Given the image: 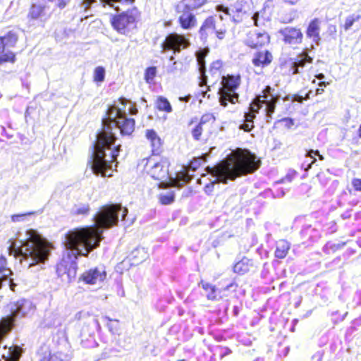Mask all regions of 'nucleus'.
<instances>
[{"mask_svg":"<svg viewBox=\"0 0 361 361\" xmlns=\"http://www.w3.org/2000/svg\"><path fill=\"white\" fill-rule=\"evenodd\" d=\"M106 114L108 116L102 118L92 155L93 173L104 178L111 177L114 171H117V157L121 151V145L111 147L117 140L112 131V125L119 128L121 135H130L135 124L133 118H127L126 113L114 105L109 106Z\"/></svg>","mask_w":361,"mask_h":361,"instance_id":"f257e3e1","label":"nucleus"},{"mask_svg":"<svg viewBox=\"0 0 361 361\" xmlns=\"http://www.w3.org/2000/svg\"><path fill=\"white\" fill-rule=\"evenodd\" d=\"M121 211L120 203L105 204L95 214V224L69 231L66 233V247L76 250L78 255L87 257L88 253L99 247L102 240V230L118 225V214Z\"/></svg>","mask_w":361,"mask_h":361,"instance_id":"f03ea898","label":"nucleus"},{"mask_svg":"<svg viewBox=\"0 0 361 361\" xmlns=\"http://www.w3.org/2000/svg\"><path fill=\"white\" fill-rule=\"evenodd\" d=\"M260 161L251 152L241 148L233 151L226 160L214 167L207 166L208 173L217 178V181L226 183L228 180H234L259 169Z\"/></svg>","mask_w":361,"mask_h":361,"instance_id":"7ed1b4c3","label":"nucleus"},{"mask_svg":"<svg viewBox=\"0 0 361 361\" xmlns=\"http://www.w3.org/2000/svg\"><path fill=\"white\" fill-rule=\"evenodd\" d=\"M27 239L20 247H13L11 253L14 257H22L20 262H28V267H32L44 262L50 252V244L35 230L30 229L26 232Z\"/></svg>","mask_w":361,"mask_h":361,"instance_id":"20e7f679","label":"nucleus"},{"mask_svg":"<svg viewBox=\"0 0 361 361\" xmlns=\"http://www.w3.org/2000/svg\"><path fill=\"white\" fill-rule=\"evenodd\" d=\"M215 118L213 113H204L201 117H193L187 123V128L192 140L206 142L213 133Z\"/></svg>","mask_w":361,"mask_h":361,"instance_id":"39448f33","label":"nucleus"},{"mask_svg":"<svg viewBox=\"0 0 361 361\" xmlns=\"http://www.w3.org/2000/svg\"><path fill=\"white\" fill-rule=\"evenodd\" d=\"M140 19V12L133 7L125 11L111 16L110 24L114 30L120 35H127L131 30L137 28V23Z\"/></svg>","mask_w":361,"mask_h":361,"instance_id":"423d86ee","label":"nucleus"},{"mask_svg":"<svg viewBox=\"0 0 361 361\" xmlns=\"http://www.w3.org/2000/svg\"><path fill=\"white\" fill-rule=\"evenodd\" d=\"M241 84L240 73H231L222 76L221 87L219 88V102L222 106H226L228 103L235 104L238 102V94L236 91Z\"/></svg>","mask_w":361,"mask_h":361,"instance_id":"0eeeda50","label":"nucleus"},{"mask_svg":"<svg viewBox=\"0 0 361 361\" xmlns=\"http://www.w3.org/2000/svg\"><path fill=\"white\" fill-rule=\"evenodd\" d=\"M18 39V34L14 30H8L4 35L0 36V65L15 63L16 54L9 49L16 47Z\"/></svg>","mask_w":361,"mask_h":361,"instance_id":"6e6552de","label":"nucleus"},{"mask_svg":"<svg viewBox=\"0 0 361 361\" xmlns=\"http://www.w3.org/2000/svg\"><path fill=\"white\" fill-rule=\"evenodd\" d=\"M190 45V39L185 35L171 32L167 34L161 42V49L163 52L172 51L173 54H178L180 51L189 48Z\"/></svg>","mask_w":361,"mask_h":361,"instance_id":"1a4fd4ad","label":"nucleus"},{"mask_svg":"<svg viewBox=\"0 0 361 361\" xmlns=\"http://www.w3.org/2000/svg\"><path fill=\"white\" fill-rule=\"evenodd\" d=\"M271 37L267 32L259 30H250L245 34L243 44L246 47L257 49L270 44Z\"/></svg>","mask_w":361,"mask_h":361,"instance_id":"9d476101","label":"nucleus"},{"mask_svg":"<svg viewBox=\"0 0 361 361\" xmlns=\"http://www.w3.org/2000/svg\"><path fill=\"white\" fill-rule=\"evenodd\" d=\"M252 101L264 104L265 115L271 118L274 114L275 106H276V103L279 101V97L277 94H272L271 87L267 85V87L262 90L261 94L257 95Z\"/></svg>","mask_w":361,"mask_h":361,"instance_id":"9b49d317","label":"nucleus"},{"mask_svg":"<svg viewBox=\"0 0 361 361\" xmlns=\"http://www.w3.org/2000/svg\"><path fill=\"white\" fill-rule=\"evenodd\" d=\"M279 33L282 36L283 44L293 49L301 44L304 38L301 29L299 27H286L280 30Z\"/></svg>","mask_w":361,"mask_h":361,"instance_id":"f8f14e48","label":"nucleus"},{"mask_svg":"<svg viewBox=\"0 0 361 361\" xmlns=\"http://www.w3.org/2000/svg\"><path fill=\"white\" fill-rule=\"evenodd\" d=\"M175 11H176L178 15V23H179L180 28L187 30L196 26L197 19L195 15L192 13L193 9L175 6Z\"/></svg>","mask_w":361,"mask_h":361,"instance_id":"ddd939ff","label":"nucleus"},{"mask_svg":"<svg viewBox=\"0 0 361 361\" xmlns=\"http://www.w3.org/2000/svg\"><path fill=\"white\" fill-rule=\"evenodd\" d=\"M144 170L149 174L151 178L163 181L168 178V171L159 161H154L151 157L146 159V164L144 166Z\"/></svg>","mask_w":361,"mask_h":361,"instance_id":"4468645a","label":"nucleus"},{"mask_svg":"<svg viewBox=\"0 0 361 361\" xmlns=\"http://www.w3.org/2000/svg\"><path fill=\"white\" fill-rule=\"evenodd\" d=\"M47 6L39 3H34L30 6L27 19L31 22H41L44 23L51 17V12H47Z\"/></svg>","mask_w":361,"mask_h":361,"instance_id":"2eb2a0df","label":"nucleus"},{"mask_svg":"<svg viewBox=\"0 0 361 361\" xmlns=\"http://www.w3.org/2000/svg\"><path fill=\"white\" fill-rule=\"evenodd\" d=\"M273 61L274 54L270 50H259L252 54V64L256 68L263 70L270 67Z\"/></svg>","mask_w":361,"mask_h":361,"instance_id":"dca6fc26","label":"nucleus"},{"mask_svg":"<svg viewBox=\"0 0 361 361\" xmlns=\"http://www.w3.org/2000/svg\"><path fill=\"white\" fill-rule=\"evenodd\" d=\"M313 58L307 53L306 50L298 54L297 57L289 62V73L295 75L299 73V69H302L307 64L312 63Z\"/></svg>","mask_w":361,"mask_h":361,"instance_id":"f3484780","label":"nucleus"},{"mask_svg":"<svg viewBox=\"0 0 361 361\" xmlns=\"http://www.w3.org/2000/svg\"><path fill=\"white\" fill-rule=\"evenodd\" d=\"M106 279V271L98 268H92L84 271L80 276L83 283L87 285H94L97 282L104 281Z\"/></svg>","mask_w":361,"mask_h":361,"instance_id":"a211bd4d","label":"nucleus"},{"mask_svg":"<svg viewBox=\"0 0 361 361\" xmlns=\"http://www.w3.org/2000/svg\"><path fill=\"white\" fill-rule=\"evenodd\" d=\"M20 310L16 309L11 312V315L0 319V341L3 340L13 329L15 320Z\"/></svg>","mask_w":361,"mask_h":361,"instance_id":"6ab92c4d","label":"nucleus"},{"mask_svg":"<svg viewBox=\"0 0 361 361\" xmlns=\"http://www.w3.org/2000/svg\"><path fill=\"white\" fill-rule=\"evenodd\" d=\"M145 135L149 142L152 155H160L163 152V141L157 134V132L154 129H147Z\"/></svg>","mask_w":361,"mask_h":361,"instance_id":"aec40b11","label":"nucleus"},{"mask_svg":"<svg viewBox=\"0 0 361 361\" xmlns=\"http://www.w3.org/2000/svg\"><path fill=\"white\" fill-rule=\"evenodd\" d=\"M216 11L225 13L226 16L225 19L229 21L231 20L235 23L242 21V17L244 14L241 8H228L224 5L217 6Z\"/></svg>","mask_w":361,"mask_h":361,"instance_id":"412c9836","label":"nucleus"},{"mask_svg":"<svg viewBox=\"0 0 361 361\" xmlns=\"http://www.w3.org/2000/svg\"><path fill=\"white\" fill-rule=\"evenodd\" d=\"M320 23L319 18H315L310 21L306 30L307 37L312 39L316 44H319L321 39L319 34Z\"/></svg>","mask_w":361,"mask_h":361,"instance_id":"4be33fe9","label":"nucleus"},{"mask_svg":"<svg viewBox=\"0 0 361 361\" xmlns=\"http://www.w3.org/2000/svg\"><path fill=\"white\" fill-rule=\"evenodd\" d=\"M201 39H207L209 35L215 34L214 18L213 16L206 18L198 30Z\"/></svg>","mask_w":361,"mask_h":361,"instance_id":"5701e85b","label":"nucleus"},{"mask_svg":"<svg viewBox=\"0 0 361 361\" xmlns=\"http://www.w3.org/2000/svg\"><path fill=\"white\" fill-rule=\"evenodd\" d=\"M214 28H216V37L219 39H225L230 30V20L219 16V20H214Z\"/></svg>","mask_w":361,"mask_h":361,"instance_id":"b1692460","label":"nucleus"},{"mask_svg":"<svg viewBox=\"0 0 361 361\" xmlns=\"http://www.w3.org/2000/svg\"><path fill=\"white\" fill-rule=\"evenodd\" d=\"M253 267L252 260L243 257V259L236 262L233 266V271L235 274L244 275L250 271Z\"/></svg>","mask_w":361,"mask_h":361,"instance_id":"393cba45","label":"nucleus"},{"mask_svg":"<svg viewBox=\"0 0 361 361\" xmlns=\"http://www.w3.org/2000/svg\"><path fill=\"white\" fill-rule=\"evenodd\" d=\"M290 247V243L288 241L285 240H280L276 243V250H274V257L278 259H283L288 255Z\"/></svg>","mask_w":361,"mask_h":361,"instance_id":"a878e982","label":"nucleus"},{"mask_svg":"<svg viewBox=\"0 0 361 361\" xmlns=\"http://www.w3.org/2000/svg\"><path fill=\"white\" fill-rule=\"evenodd\" d=\"M190 180V177L186 171H182L177 173L176 178H170V182L167 186L175 187L180 188L184 183Z\"/></svg>","mask_w":361,"mask_h":361,"instance_id":"bb28decb","label":"nucleus"},{"mask_svg":"<svg viewBox=\"0 0 361 361\" xmlns=\"http://www.w3.org/2000/svg\"><path fill=\"white\" fill-rule=\"evenodd\" d=\"M155 109L162 111L165 114H171L172 111V106L168 99L163 96H158L156 98Z\"/></svg>","mask_w":361,"mask_h":361,"instance_id":"cd10ccee","label":"nucleus"},{"mask_svg":"<svg viewBox=\"0 0 361 361\" xmlns=\"http://www.w3.org/2000/svg\"><path fill=\"white\" fill-rule=\"evenodd\" d=\"M199 285L207 292V298L208 300L216 301L218 299L216 294V287L204 280H201Z\"/></svg>","mask_w":361,"mask_h":361,"instance_id":"c85d7f7f","label":"nucleus"},{"mask_svg":"<svg viewBox=\"0 0 361 361\" xmlns=\"http://www.w3.org/2000/svg\"><path fill=\"white\" fill-rule=\"evenodd\" d=\"M23 350L20 346L13 345L8 348V355H3L2 358L4 361H20Z\"/></svg>","mask_w":361,"mask_h":361,"instance_id":"c756f323","label":"nucleus"},{"mask_svg":"<svg viewBox=\"0 0 361 361\" xmlns=\"http://www.w3.org/2000/svg\"><path fill=\"white\" fill-rule=\"evenodd\" d=\"M208 0H182L176 5L188 9H197L207 4Z\"/></svg>","mask_w":361,"mask_h":361,"instance_id":"7c9ffc66","label":"nucleus"},{"mask_svg":"<svg viewBox=\"0 0 361 361\" xmlns=\"http://www.w3.org/2000/svg\"><path fill=\"white\" fill-rule=\"evenodd\" d=\"M361 19V15L352 13L346 17L343 24L344 31L350 30L353 25Z\"/></svg>","mask_w":361,"mask_h":361,"instance_id":"2f4dec72","label":"nucleus"},{"mask_svg":"<svg viewBox=\"0 0 361 361\" xmlns=\"http://www.w3.org/2000/svg\"><path fill=\"white\" fill-rule=\"evenodd\" d=\"M159 202L161 205H169L175 201V192L171 191L166 194L159 195Z\"/></svg>","mask_w":361,"mask_h":361,"instance_id":"473e14b6","label":"nucleus"},{"mask_svg":"<svg viewBox=\"0 0 361 361\" xmlns=\"http://www.w3.org/2000/svg\"><path fill=\"white\" fill-rule=\"evenodd\" d=\"M224 64L223 62L220 60H216L212 62L209 66V70H208V74L211 76H214V75H220L223 71Z\"/></svg>","mask_w":361,"mask_h":361,"instance_id":"72a5a7b5","label":"nucleus"},{"mask_svg":"<svg viewBox=\"0 0 361 361\" xmlns=\"http://www.w3.org/2000/svg\"><path fill=\"white\" fill-rule=\"evenodd\" d=\"M105 79V69L103 66H96L93 70V81L99 84L104 81Z\"/></svg>","mask_w":361,"mask_h":361,"instance_id":"f704fd0d","label":"nucleus"},{"mask_svg":"<svg viewBox=\"0 0 361 361\" xmlns=\"http://www.w3.org/2000/svg\"><path fill=\"white\" fill-rule=\"evenodd\" d=\"M157 75V67L148 66L144 73V79L147 83L151 84L153 82L154 78Z\"/></svg>","mask_w":361,"mask_h":361,"instance_id":"c9c22d12","label":"nucleus"},{"mask_svg":"<svg viewBox=\"0 0 361 361\" xmlns=\"http://www.w3.org/2000/svg\"><path fill=\"white\" fill-rule=\"evenodd\" d=\"M205 161V155L201 157H195L189 161L188 166H187V169L195 171L197 170L200 167H201L202 161Z\"/></svg>","mask_w":361,"mask_h":361,"instance_id":"e433bc0d","label":"nucleus"},{"mask_svg":"<svg viewBox=\"0 0 361 361\" xmlns=\"http://www.w3.org/2000/svg\"><path fill=\"white\" fill-rule=\"evenodd\" d=\"M11 271L6 267V260L4 257H0V274L3 276V281H6V276L11 275Z\"/></svg>","mask_w":361,"mask_h":361,"instance_id":"4c0bfd02","label":"nucleus"},{"mask_svg":"<svg viewBox=\"0 0 361 361\" xmlns=\"http://www.w3.org/2000/svg\"><path fill=\"white\" fill-rule=\"evenodd\" d=\"M100 1L102 4V6H104V7H105L106 5H109L110 6H111L113 2H121L122 0H100ZM124 1L132 4L135 2V0H124ZM95 1H96V0H85V3H86V5L87 6H90V5L92 4Z\"/></svg>","mask_w":361,"mask_h":361,"instance_id":"58836bf2","label":"nucleus"},{"mask_svg":"<svg viewBox=\"0 0 361 361\" xmlns=\"http://www.w3.org/2000/svg\"><path fill=\"white\" fill-rule=\"evenodd\" d=\"M207 54V51L202 50L198 51L197 54H196V58H197V62L199 66H200V70L203 74L204 73V59L205 56Z\"/></svg>","mask_w":361,"mask_h":361,"instance_id":"ea45409f","label":"nucleus"},{"mask_svg":"<svg viewBox=\"0 0 361 361\" xmlns=\"http://www.w3.org/2000/svg\"><path fill=\"white\" fill-rule=\"evenodd\" d=\"M90 212V205L85 204L75 210V215H87Z\"/></svg>","mask_w":361,"mask_h":361,"instance_id":"a19ab883","label":"nucleus"},{"mask_svg":"<svg viewBox=\"0 0 361 361\" xmlns=\"http://www.w3.org/2000/svg\"><path fill=\"white\" fill-rule=\"evenodd\" d=\"M264 104H261V103L252 101V103H250V104L249 112L258 114L259 109H262V105H264Z\"/></svg>","mask_w":361,"mask_h":361,"instance_id":"79ce46f5","label":"nucleus"},{"mask_svg":"<svg viewBox=\"0 0 361 361\" xmlns=\"http://www.w3.org/2000/svg\"><path fill=\"white\" fill-rule=\"evenodd\" d=\"M352 187L354 189V191L356 192L361 193V178H354L352 179Z\"/></svg>","mask_w":361,"mask_h":361,"instance_id":"37998d69","label":"nucleus"},{"mask_svg":"<svg viewBox=\"0 0 361 361\" xmlns=\"http://www.w3.org/2000/svg\"><path fill=\"white\" fill-rule=\"evenodd\" d=\"M253 128H254L253 121H250V122L244 121V123L241 124L240 126V130H243L245 132L251 131L253 129Z\"/></svg>","mask_w":361,"mask_h":361,"instance_id":"c03bdc74","label":"nucleus"},{"mask_svg":"<svg viewBox=\"0 0 361 361\" xmlns=\"http://www.w3.org/2000/svg\"><path fill=\"white\" fill-rule=\"evenodd\" d=\"M70 1L71 0H56V8L62 10L69 4Z\"/></svg>","mask_w":361,"mask_h":361,"instance_id":"a18cd8bd","label":"nucleus"},{"mask_svg":"<svg viewBox=\"0 0 361 361\" xmlns=\"http://www.w3.org/2000/svg\"><path fill=\"white\" fill-rule=\"evenodd\" d=\"M310 94H311V91L307 92L306 94H305V97H302L301 95H299V94H294V96H293V98H294L295 101H297L298 102H302V100H304V99H310Z\"/></svg>","mask_w":361,"mask_h":361,"instance_id":"49530a36","label":"nucleus"},{"mask_svg":"<svg viewBox=\"0 0 361 361\" xmlns=\"http://www.w3.org/2000/svg\"><path fill=\"white\" fill-rule=\"evenodd\" d=\"M214 183L215 182L213 181L208 183L206 185H204V190L207 195H211V193L213 192Z\"/></svg>","mask_w":361,"mask_h":361,"instance_id":"de8ad7c7","label":"nucleus"},{"mask_svg":"<svg viewBox=\"0 0 361 361\" xmlns=\"http://www.w3.org/2000/svg\"><path fill=\"white\" fill-rule=\"evenodd\" d=\"M317 178H318L320 185H325L328 182V178H325V174L323 173H319L317 174Z\"/></svg>","mask_w":361,"mask_h":361,"instance_id":"09e8293b","label":"nucleus"},{"mask_svg":"<svg viewBox=\"0 0 361 361\" xmlns=\"http://www.w3.org/2000/svg\"><path fill=\"white\" fill-rule=\"evenodd\" d=\"M257 113L247 112L245 113V116H244V121L250 122L253 121V120L256 117Z\"/></svg>","mask_w":361,"mask_h":361,"instance_id":"8fccbe9b","label":"nucleus"},{"mask_svg":"<svg viewBox=\"0 0 361 361\" xmlns=\"http://www.w3.org/2000/svg\"><path fill=\"white\" fill-rule=\"evenodd\" d=\"M282 122L285 123L286 126L291 128L293 125V121L290 118H283Z\"/></svg>","mask_w":361,"mask_h":361,"instance_id":"3c124183","label":"nucleus"},{"mask_svg":"<svg viewBox=\"0 0 361 361\" xmlns=\"http://www.w3.org/2000/svg\"><path fill=\"white\" fill-rule=\"evenodd\" d=\"M314 152V150H310V151H309V152H307V156L313 158V160H312V163H310V164H309V166H307V170L310 169L311 166L314 164V163L316 162V159L314 158V157H313Z\"/></svg>","mask_w":361,"mask_h":361,"instance_id":"603ef678","label":"nucleus"},{"mask_svg":"<svg viewBox=\"0 0 361 361\" xmlns=\"http://www.w3.org/2000/svg\"><path fill=\"white\" fill-rule=\"evenodd\" d=\"M232 287H234L235 288H236L238 287V284L235 282H232V283H229L228 286H226L225 287L224 290H226Z\"/></svg>","mask_w":361,"mask_h":361,"instance_id":"864d4df0","label":"nucleus"},{"mask_svg":"<svg viewBox=\"0 0 361 361\" xmlns=\"http://www.w3.org/2000/svg\"><path fill=\"white\" fill-rule=\"evenodd\" d=\"M224 349H225V351H224V353H223V355L221 356L222 357L226 355H231L232 353L231 349H230L228 347H225Z\"/></svg>","mask_w":361,"mask_h":361,"instance_id":"5fc2aeb1","label":"nucleus"},{"mask_svg":"<svg viewBox=\"0 0 361 361\" xmlns=\"http://www.w3.org/2000/svg\"><path fill=\"white\" fill-rule=\"evenodd\" d=\"M324 92V89L322 87H318L316 89L315 95H319Z\"/></svg>","mask_w":361,"mask_h":361,"instance_id":"6e6d98bb","label":"nucleus"},{"mask_svg":"<svg viewBox=\"0 0 361 361\" xmlns=\"http://www.w3.org/2000/svg\"><path fill=\"white\" fill-rule=\"evenodd\" d=\"M41 361H51V354H49L48 356H44V357L41 359Z\"/></svg>","mask_w":361,"mask_h":361,"instance_id":"4d7b16f0","label":"nucleus"},{"mask_svg":"<svg viewBox=\"0 0 361 361\" xmlns=\"http://www.w3.org/2000/svg\"><path fill=\"white\" fill-rule=\"evenodd\" d=\"M298 1V0H285L286 3L290 5H295Z\"/></svg>","mask_w":361,"mask_h":361,"instance_id":"13d9d810","label":"nucleus"},{"mask_svg":"<svg viewBox=\"0 0 361 361\" xmlns=\"http://www.w3.org/2000/svg\"><path fill=\"white\" fill-rule=\"evenodd\" d=\"M130 114H134V115L137 114V109L133 106L131 109H130Z\"/></svg>","mask_w":361,"mask_h":361,"instance_id":"bf43d9fd","label":"nucleus"},{"mask_svg":"<svg viewBox=\"0 0 361 361\" xmlns=\"http://www.w3.org/2000/svg\"><path fill=\"white\" fill-rule=\"evenodd\" d=\"M314 154L317 155L319 157V159L324 160V157L321 154H319V152L318 150H315V152H314Z\"/></svg>","mask_w":361,"mask_h":361,"instance_id":"052dcab7","label":"nucleus"},{"mask_svg":"<svg viewBox=\"0 0 361 361\" xmlns=\"http://www.w3.org/2000/svg\"><path fill=\"white\" fill-rule=\"evenodd\" d=\"M329 85V82H326L324 81H322V82H320L318 83V85L320 86V87H322V86L326 87V86H327Z\"/></svg>","mask_w":361,"mask_h":361,"instance_id":"680f3d73","label":"nucleus"},{"mask_svg":"<svg viewBox=\"0 0 361 361\" xmlns=\"http://www.w3.org/2000/svg\"><path fill=\"white\" fill-rule=\"evenodd\" d=\"M252 19H253V21H255V26H257V13L253 15V17H252Z\"/></svg>","mask_w":361,"mask_h":361,"instance_id":"e2e57ef3","label":"nucleus"},{"mask_svg":"<svg viewBox=\"0 0 361 361\" xmlns=\"http://www.w3.org/2000/svg\"><path fill=\"white\" fill-rule=\"evenodd\" d=\"M123 209V219L126 217V215L127 214V209L126 208H122Z\"/></svg>","mask_w":361,"mask_h":361,"instance_id":"0e129e2a","label":"nucleus"},{"mask_svg":"<svg viewBox=\"0 0 361 361\" xmlns=\"http://www.w3.org/2000/svg\"><path fill=\"white\" fill-rule=\"evenodd\" d=\"M357 135L359 138H361V124L359 126L358 130H357Z\"/></svg>","mask_w":361,"mask_h":361,"instance_id":"69168bd1","label":"nucleus"},{"mask_svg":"<svg viewBox=\"0 0 361 361\" xmlns=\"http://www.w3.org/2000/svg\"><path fill=\"white\" fill-rule=\"evenodd\" d=\"M8 283H10V285H11V290H14L13 287H14L15 284L11 281V279L8 280Z\"/></svg>","mask_w":361,"mask_h":361,"instance_id":"338daca9","label":"nucleus"},{"mask_svg":"<svg viewBox=\"0 0 361 361\" xmlns=\"http://www.w3.org/2000/svg\"><path fill=\"white\" fill-rule=\"evenodd\" d=\"M316 78H317L319 79H323L324 78V75H323V73H319V74L316 75Z\"/></svg>","mask_w":361,"mask_h":361,"instance_id":"774afa93","label":"nucleus"}]
</instances>
